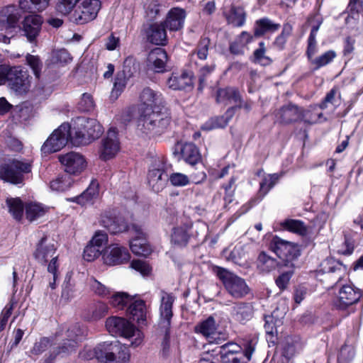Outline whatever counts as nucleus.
I'll list each match as a JSON object with an SVG mask.
<instances>
[{"instance_id": "obj_1", "label": "nucleus", "mask_w": 363, "mask_h": 363, "mask_svg": "<svg viewBox=\"0 0 363 363\" xmlns=\"http://www.w3.org/2000/svg\"><path fill=\"white\" fill-rule=\"evenodd\" d=\"M325 279H332L338 292L334 299V306L340 310H345L356 303L362 296L359 289L353 284L349 283L340 285L339 282L345 275L347 267L340 262L329 258L325 259L320 264V269Z\"/></svg>"}, {"instance_id": "obj_2", "label": "nucleus", "mask_w": 363, "mask_h": 363, "mask_svg": "<svg viewBox=\"0 0 363 363\" xmlns=\"http://www.w3.org/2000/svg\"><path fill=\"white\" fill-rule=\"evenodd\" d=\"M72 143L75 146L84 145L99 138L103 133L101 124L94 118H77L71 127Z\"/></svg>"}, {"instance_id": "obj_3", "label": "nucleus", "mask_w": 363, "mask_h": 363, "mask_svg": "<svg viewBox=\"0 0 363 363\" xmlns=\"http://www.w3.org/2000/svg\"><path fill=\"white\" fill-rule=\"evenodd\" d=\"M106 328L112 335L125 339L129 342V347L136 348L143 343V333L123 318L112 316L107 318Z\"/></svg>"}, {"instance_id": "obj_4", "label": "nucleus", "mask_w": 363, "mask_h": 363, "mask_svg": "<svg viewBox=\"0 0 363 363\" xmlns=\"http://www.w3.org/2000/svg\"><path fill=\"white\" fill-rule=\"evenodd\" d=\"M171 118L167 112L150 111L138 119L137 130L145 135H155L164 132L170 123Z\"/></svg>"}, {"instance_id": "obj_5", "label": "nucleus", "mask_w": 363, "mask_h": 363, "mask_svg": "<svg viewBox=\"0 0 363 363\" xmlns=\"http://www.w3.org/2000/svg\"><path fill=\"white\" fill-rule=\"evenodd\" d=\"M94 356L101 363H129L130 358L128 350L118 341L99 344Z\"/></svg>"}, {"instance_id": "obj_6", "label": "nucleus", "mask_w": 363, "mask_h": 363, "mask_svg": "<svg viewBox=\"0 0 363 363\" xmlns=\"http://www.w3.org/2000/svg\"><path fill=\"white\" fill-rule=\"evenodd\" d=\"M269 249L281 260V262L284 267H295L294 261L300 255V251L296 245L275 235L269 242Z\"/></svg>"}, {"instance_id": "obj_7", "label": "nucleus", "mask_w": 363, "mask_h": 363, "mask_svg": "<svg viewBox=\"0 0 363 363\" xmlns=\"http://www.w3.org/2000/svg\"><path fill=\"white\" fill-rule=\"evenodd\" d=\"M31 162L26 160H13L0 167V179L13 184H21L23 174L31 172Z\"/></svg>"}, {"instance_id": "obj_8", "label": "nucleus", "mask_w": 363, "mask_h": 363, "mask_svg": "<svg viewBox=\"0 0 363 363\" xmlns=\"http://www.w3.org/2000/svg\"><path fill=\"white\" fill-rule=\"evenodd\" d=\"M57 247L54 240L44 236L37 245L34 257L41 264H48V272H55L58 268V256L56 255Z\"/></svg>"}, {"instance_id": "obj_9", "label": "nucleus", "mask_w": 363, "mask_h": 363, "mask_svg": "<svg viewBox=\"0 0 363 363\" xmlns=\"http://www.w3.org/2000/svg\"><path fill=\"white\" fill-rule=\"evenodd\" d=\"M71 135V126L68 123H62L44 143L41 147L42 152L50 154L60 150L67 145L69 140L72 142Z\"/></svg>"}, {"instance_id": "obj_10", "label": "nucleus", "mask_w": 363, "mask_h": 363, "mask_svg": "<svg viewBox=\"0 0 363 363\" xmlns=\"http://www.w3.org/2000/svg\"><path fill=\"white\" fill-rule=\"evenodd\" d=\"M213 271L232 296L241 297L247 294V284L243 279L220 267H214Z\"/></svg>"}, {"instance_id": "obj_11", "label": "nucleus", "mask_w": 363, "mask_h": 363, "mask_svg": "<svg viewBox=\"0 0 363 363\" xmlns=\"http://www.w3.org/2000/svg\"><path fill=\"white\" fill-rule=\"evenodd\" d=\"M99 0H82L70 16V20L77 24H84L95 19L101 9Z\"/></svg>"}, {"instance_id": "obj_12", "label": "nucleus", "mask_w": 363, "mask_h": 363, "mask_svg": "<svg viewBox=\"0 0 363 363\" xmlns=\"http://www.w3.org/2000/svg\"><path fill=\"white\" fill-rule=\"evenodd\" d=\"M103 262L108 266H116L127 263L130 255L125 247L119 244H111L101 251Z\"/></svg>"}, {"instance_id": "obj_13", "label": "nucleus", "mask_w": 363, "mask_h": 363, "mask_svg": "<svg viewBox=\"0 0 363 363\" xmlns=\"http://www.w3.org/2000/svg\"><path fill=\"white\" fill-rule=\"evenodd\" d=\"M140 105L145 111H157L166 106L163 94L150 87L144 88L139 95Z\"/></svg>"}, {"instance_id": "obj_14", "label": "nucleus", "mask_w": 363, "mask_h": 363, "mask_svg": "<svg viewBox=\"0 0 363 363\" xmlns=\"http://www.w3.org/2000/svg\"><path fill=\"white\" fill-rule=\"evenodd\" d=\"M59 161L65 168V171L73 175L81 174L87 167V162L82 154L69 152L58 156Z\"/></svg>"}, {"instance_id": "obj_15", "label": "nucleus", "mask_w": 363, "mask_h": 363, "mask_svg": "<svg viewBox=\"0 0 363 363\" xmlns=\"http://www.w3.org/2000/svg\"><path fill=\"white\" fill-rule=\"evenodd\" d=\"M8 84L16 94H26L30 87V77L26 71L23 70L21 67H11Z\"/></svg>"}, {"instance_id": "obj_16", "label": "nucleus", "mask_w": 363, "mask_h": 363, "mask_svg": "<svg viewBox=\"0 0 363 363\" xmlns=\"http://www.w3.org/2000/svg\"><path fill=\"white\" fill-rule=\"evenodd\" d=\"M175 296L172 294L162 291L159 307V326L162 330H169L173 316L172 307Z\"/></svg>"}, {"instance_id": "obj_17", "label": "nucleus", "mask_w": 363, "mask_h": 363, "mask_svg": "<svg viewBox=\"0 0 363 363\" xmlns=\"http://www.w3.org/2000/svg\"><path fill=\"white\" fill-rule=\"evenodd\" d=\"M195 331L204 336L211 344H220L226 339L225 333L218 331V325L212 316L198 324Z\"/></svg>"}, {"instance_id": "obj_18", "label": "nucleus", "mask_w": 363, "mask_h": 363, "mask_svg": "<svg viewBox=\"0 0 363 363\" xmlns=\"http://www.w3.org/2000/svg\"><path fill=\"white\" fill-rule=\"evenodd\" d=\"M130 233L133 235L129 242L132 252L140 256H148L152 252V248L147 242L146 234L142 227L137 224H132Z\"/></svg>"}, {"instance_id": "obj_19", "label": "nucleus", "mask_w": 363, "mask_h": 363, "mask_svg": "<svg viewBox=\"0 0 363 363\" xmlns=\"http://www.w3.org/2000/svg\"><path fill=\"white\" fill-rule=\"evenodd\" d=\"M217 104L221 106H230L227 113L231 115L233 110L240 108L242 105V98L238 90L234 87H225L218 89L216 96Z\"/></svg>"}, {"instance_id": "obj_20", "label": "nucleus", "mask_w": 363, "mask_h": 363, "mask_svg": "<svg viewBox=\"0 0 363 363\" xmlns=\"http://www.w3.org/2000/svg\"><path fill=\"white\" fill-rule=\"evenodd\" d=\"M120 150V143L116 128H110L106 137L102 140L99 150V157L101 160H108L114 157Z\"/></svg>"}, {"instance_id": "obj_21", "label": "nucleus", "mask_w": 363, "mask_h": 363, "mask_svg": "<svg viewBox=\"0 0 363 363\" xmlns=\"http://www.w3.org/2000/svg\"><path fill=\"white\" fill-rule=\"evenodd\" d=\"M20 14L14 5L4 6L0 10V30L11 33L18 27Z\"/></svg>"}, {"instance_id": "obj_22", "label": "nucleus", "mask_w": 363, "mask_h": 363, "mask_svg": "<svg viewBox=\"0 0 363 363\" xmlns=\"http://www.w3.org/2000/svg\"><path fill=\"white\" fill-rule=\"evenodd\" d=\"M101 224L111 234H118L126 231L131 232V226H128L122 217L111 216L106 213L101 217Z\"/></svg>"}, {"instance_id": "obj_23", "label": "nucleus", "mask_w": 363, "mask_h": 363, "mask_svg": "<svg viewBox=\"0 0 363 363\" xmlns=\"http://www.w3.org/2000/svg\"><path fill=\"white\" fill-rule=\"evenodd\" d=\"M308 23L312 26L310 35L308 38L307 55L311 60L312 57L317 52L316 35L323 23L322 18L318 14L313 15L308 18Z\"/></svg>"}, {"instance_id": "obj_24", "label": "nucleus", "mask_w": 363, "mask_h": 363, "mask_svg": "<svg viewBox=\"0 0 363 363\" xmlns=\"http://www.w3.org/2000/svg\"><path fill=\"white\" fill-rule=\"evenodd\" d=\"M85 330L81 328L79 324H75L70 327L67 331L68 339L62 345L63 353H71L76 350L77 341L84 335Z\"/></svg>"}, {"instance_id": "obj_25", "label": "nucleus", "mask_w": 363, "mask_h": 363, "mask_svg": "<svg viewBox=\"0 0 363 363\" xmlns=\"http://www.w3.org/2000/svg\"><path fill=\"white\" fill-rule=\"evenodd\" d=\"M301 108L289 104L282 106L276 113V119L281 123L288 124L301 118Z\"/></svg>"}, {"instance_id": "obj_26", "label": "nucleus", "mask_w": 363, "mask_h": 363, "mask_svg": "<svg viewBox=\"0 0 363 363\" xmlns=\"http://www.w3.org/2000/svg\"><path fill=\"white\" fill-rule=\"evenodd\" d=\"M186 17L185 11L179 8H173L167 13L164 26L169 30L177 31L182 28Z\"/></svg>"}, {"instance_id": "obj_27", "label": "nucleus", "mask_w": 363, "mask_h": 363, "mask_svg": "<svg viewBox=\"0 0 363 363\" xmlns=\"http://www.w3.org/2000/svg\"><path fill=\"white\" fill-rule=\"evenodd\" d=\"M192 84V75L186 72L172 73L167 81V86L172 90H183Z\"/></svg>"}, {"instance_id": "obj_28", "label": "nucleus", "mask_w": 363, "mask_h": 363, "mask_svg": "<svg viewBox=\"0 0 363 363\" xmlns=\"http://www.w3.org/2000/svg\"><path fill=\"white\" fill-rule=\"evenodd\" d=\"M42 22L41 17L38 15H30L24 18L23 29L30 42L34 40L38 35Z\"/></svg>"}, {"instance_id": "obj_29", "label": "nucleus", "mask_w": 363, "mask_h": 363, "mask_svg": "<svg viewBox=\"0 0 363 363\" xmlns=\"http://www.w3.org/2000/svg\"><path fill=\"white\" fill-rule=\"evenodd\" d=\"M167 55L162 48L152 50L147 57V65L155 72H162L164 70Z\"/></svg>"}, {"instance_id": "obj_30", "label": "nucleus", "mask_w": 363, "mask_h": 363, "mask_svg": "<svg viewBox=\"0 0 363 363\" xmlns=\"http://www.w3.org/2000/svg\"><path fill=\"white\" fill-rule=\"evenodd\" d=\"M191 228V225L188 223L174 227L171 234L172 244L179 247L186 246L191 236L189 233Z\"/></svg>"}, {"instance_id": "obj_31", "label": "nucleus", "mask_w": 363, "mask_h": 363, "mask_svg": "<svg viewBox=\"0 0 363 363\" xmlns=\"http://www.w3.org/2000/svg\"><path fill=\"white\" fill-rule=\"evenodd\" d=\"M257 269L260 273L267 274L277 268L284 266L277 259L271 257L265 252H262L258 255L256 262Z\"/></svg>"}, {"instance_id": "obj_32", "label": "nucleus", "mask_w": 363, "mask_h": 363, "mask_svg": "<svg viewBox=\"0 0 363 363\" xmlns=\"http://www.w3.org/2000/svg\"><path fill=\"white\" fill-rule=\"evenodd\" d=\"M165 28L163 23L151 24L146 32L148 40L155 45H165L167 42Z\"/></svg>"}, {"instance_id": "obj_33", "label": "nucleus", "mask_w": 363, "mask_h": 363, "mask_svg": "<svg viewBox=\"0 0 363 363\" xmlns=\"http://www.w3.org/2000/svg\"><path fill=\"white\" fill-rule=\"evenodd\" d=\"M128 313L138 324H144L147 319V308L142 300H132L128 308Z\"/></svg>"}, {"instance_id": "obj_34", "label": "nucleus", "mask_w": 363, "mask_h": 363, "mask_svg": "<svg viewBox=\"0 0 363 363\" xmlns=\"http://www.w3.org/2000/svg\"><path fill=\"white\" fill-rule=\"evenodd\" d=\"M147 179L149 185L157 192L163 189L167 181L163 169L159 166L152 167L149 170Z\"/></svg>"}, {"instance_id": "obj_35", "label": "nucleus", "mask_w": 363, "mask_h": 363, "mask_svg": "<svg viewBox=\"0 0 363 363\" xmlns=\"http://www.w3.org/2000/svg\"><path fill=\"white\" fill-rule=\"evenodd\" d=\"M99 184L96 182H91L89 187L79 196L74 197L71 201L82 206L91 203L93 201L99 197Z\"/></svg>"}, {"instance_id": "obj_36", "label": "nucleus", "mask_w": 363, "mask_h": 363, "mask_svg": "<svg viewBox=\"0 0 363 363\" xmlns=\"http://www.w3.org/2000/svg\"><path fill=\"white\" fill-rule=\"evenodd\" d=\"M47 212L48 208L39 203L30 202L25 205V217L30 223L42 218Z\"/></svg>"}, {"instance_id": "obj_37", "label": "nucleus", "mask_w": 363, "mask_h": 363, "mask_svg": "<svg viewBox=\"0 0 363 363\" xmlns=\"http://www.w3.org/2000/svg\"><path fill=\"white\" fill-rule=\"evenodd\" d=\"M254 24V35L255 37L262 36L267 32H274L280 27L279 23H274L267 17H264L255 21Z\"/></svg>"}, {"instance_id": "obj_38", "label": "nucleus", "mask_w": 363, "mask_h": 363, "mask_svg": "<svg viewBox=\"0 0 363 363\" xmlns=\"http://www.w3.org/2000/svg\"><path fill=\"white\" fill-rule=\"evenodd\" d=\"M215 350H217V352L220 355L223 363H224L225 361L232 362L233 357H240V354H242V352H240L241 347L234 342L224 344Z\"/></svg>"}, {"instance_id": "obj_39", "label": "nucleus", "mask_w": 363, "mask_h": 363, "mask_svg": "<svg viewBox=\"0 0 363 363\" xmlns=\"http://www.w3.org/2000/svg\"><path fill=\"white\" fill-rule=\"evenodd\" d=\"M183 160L190 165H195L201 160V155L197 147L193 143H185L181 150Z\"/></svg>"}, {"instance_id": "obj_40", "label": "nucleus", "mask_w": 363, "mask_h": 363, "mask_svg": "<svg viewBox=\"0 0 363 363\" xmlns=\"http://www.w3.org/2000/svg\"><path fill=\"white\" fill-rule=\"evenodd\" d=\"M279 179V176L277 174H269L265 177L259 183V189L257 194V197H256L253 201L255 203L260 201L269 191L278 182Z\"/></svg>"}, {"instance_id": "obj_41", "label": "nucleus", "mask_w": 363, "mask_h": 363, "mask_svg": "<svg viewBox=\"0 0 363 363\" xmlns=\"http://www.w3.org/2000/svg\"><path fill=\"white\" fill-rule=\"evenodd\" d=\"M319 105L311 106L307 109H301V118L306 123L314 124L320 121L323 113L319 112Z\"/></svg>"}, {"instance_id": "obj_42", "label": "nucleus", "mask_w": 363, "mask_h": 363, "mask_svg": "<svg viewBox=\"0 0 363 363\" xmlns=\"http://www.w3.org/2000/svg\"><path fill=\"white\" fill-rule=\"evenodd\" d=\"M48 4L49 0H19V8L25 12L42 11Z\"/></svg>"}, {"instance_id": "obj_43", "label": "nucleus", "mask_w": 363, "mask_h": 363, "mask_svg": "<svg viewBox=\"0 0 363 363\" xmlns=\"http://www.w3.org/2000/svg\"><path fill=\"white\" fill-rule=\"evenodd\" d=\"M9 212L16 220H21L23 217L25 205L19 198H8L6 201Z\"/></svg>"}, {"instance_id": "obj_44", "label": "nucleus", "mask_w": 363, "mask_h": 363, "mask_svg": "<svg viewBox=\"0 0 363 363\" xmlns=\"http://www.w3.org/2000/svg\"><path fill=\"white\" fill-rule=\"evenodd\" d=\"M229 24L235 26H241L245 22V13L242 8L233 7L225 14Z\"/></svg>"}, {"instance_id": "obj_45", "label": "nucleus", "mask_w": 363, "mask_h": 363, "mask_svg": "<svg viewBox=\"0 0 363 363\" xmlns=\"http://www.w3.org/2000/svg\"><path fill=\"white\" fill-rule=\"evenodd\" d=\"M72 183L73 179L69 175L62 174L52 180L50 186L52 191H64L68 189Z\"/></svg>"}, {"instance_id": "obj_46", "label": "nucleus", "mask_w": 363, "mask_h": 363, "mask_svg": "<svg viewBox=\"0 0 363 363\" xmlns=\"http://www.w3.org/2000/svg\"><path fill=\"white\" fill-rule=\"evenodd\" d=\"M133 298L125 292H116L111 298L110 303L118 310H123L126 306L130 305Z\"/></svg>"}, {"instance_id": "obj_47", "label": "nucleus", "mask_w": 363, "mask_h": 363, "mask_svg": "<svg viewBox=\"0 0 363 363\" xmlns=\"http://www.w3.org/2000/svg\"><path fill=\"white\" fill-rule=\"evenodd\" d=\"M282 226L289 231L304 235L307 233L308 229L304 223L299 220L287 219L282 223Z\"/></svg>"}, {"instance_id": "obj_48", "label": "nucleus", "mask_w": 363, "mask_h": 363, "mask_svg": "<svg viewBox=\"0 0 363 363\" xmlns=\"http://www.w3.org/2000/svg\"><path fill=\"white\" fill-rule=\"evenodd\" d=\"M266 47L264 41L259 43V48L254 51V62L262 66H267L272 63V59L265 55Z\"/></svg>"}, {"instance_id": "obj_49", "label": "nucleus", "mask_w": 363, "mask_h": 363, "mask_svg": "<svg viewBox=\"0 0 363 363\" xmlns=\"http://www.w3.org/2000/svg\"><path fill=\"white\" fill-rule=\"evenodd\" d=\"M216 65L215 63L211 65H206L201 67L199 72V91H202L206 85L207 79L215 71Z\"/></svg>"}, {"instance_id": "obj_50", "label": "nucleus", "mask_w": 363, "mask_h": 363, "mask_svg": "<svg viewBox=\"0 0 363 363\" xmlns=\"http://www.w3.org/2000/svg\"><path fill=\"white\" fill-rule=\"evenodd\" d=\"M108 311V307L106 303L98 302L91 307L88 318L90 320H98L104 317Z\"/></svg>"}, {"instance_id": "obj_51", "label": "nucleus", "mask_w": 363, "mask_h": 363, "mask_svg": "<svg viewBox=\"0 0 363 363\" xmlns=\"http://www.w3.org/2000/svg\"><path fill=\"white\" fill-rule=\"evenodd\" d=\"M127 84V77L125 71L118 73L115 79L111 97L116 99L125 89Z\"/></svg>"}, {"instance_id": "obj_52", "label": "nucleus", "mask_w": 363, "mask_h": 363, "mask_svg": "<svg viewBox=\"0 0 363 363\" xmlns=\"http://www.w3.org/2000/svg\"><path fill=\"white\" fill-rule=\"evenodd\" d=\"M292 26L289 23H284L281 33L277 36L274 42V45L279 50H282L286 43L288 38L291 35Z\"/></svg>"}, {"instance_id": "obj_53", "label": "nucleus", "mask_w": 363, "mask_h": 363, "mask_svg": "<svg viewBox=\"0 0 363 363\" xmlns=\"http://www.w3.org/2000/svg\"><path fill=\"white\" fill-rule=\"evenodd\" d=\"M79 1L59 0L56 5V11L62 16H67L73 11Z\"/></svg>"}, {"instance_id": "obj_54", "label": "nucleus", "mask_w": 363, "mask_h": 363, "mask_svg": "<svg viewBox=\"0 0 363 363\" xmlns=\"http://www.w3.org/2000/svg\"><path fill=\"white\" fill-rule=\"evenodd\" d=\"M336 54L334 51L328 50L323 55L311 60V63L314 65L315 66V69H318L332 62Z\"/></svg>"}, {"instance_id": "obj_55", "label": "nucleus", "mask_w": 363, "mask_h": 363, "mask_svg": "<svg viewBox=\"0 0 363 363\" xmlns=\"http://www.w3.org/2000/svg\"><path fill=\"white\" fill-rule=\"evenodd\" d=\"M211 44V41L208 38H202L196 48L193 52V54H196L199 59L201 60H206L208 55V49Z\"/></svg>"}, {"instance_id": "obj_56", "label": "nucleus", "mask_w": 363, "mask_h": 363, "mask_svg": "<svg viewBox=\"0 0 363 363\" xmlns=\"http://www.w3.org/2000/svg\"><path fill=\"white\" fill-rule=\"evenodd\" d=\"M354 349L351 345H343L338 354V363H350L354 357Z\"/></svg>"}, {"instance_id": "obj_57", "label": "nucleus", "mask_w": 363, "mask_h": 363, "mask_svg": "<svg viewBox=\"0 0 363 363\" xmlns=\"http://www.w3.org/2000/svg\"><path fill=\"white\" fill-rule=\"evenodd\" d=\"M89 286L91 290L96 295L105 297L111 294L109 288L97 281L94 278H91L89 280Z\"/></svg>"}, {"instance_id": "obj_58", "label": "nucleus", "mask_w": 363, "mask_h": 363, "mask_svg": "<svg viewBox=\"0 0 363 363\" xmlns=\"http://www.w3.org/2000/svg\"><path fill=\"white\" fill-rule=\"evenodd\" d=\"M27 64L32 69L33 72L36 78L39 79L40 77L43 63L38 56L28 54L26 55Z\"/></svg>"}, {"instance_id": "obj_59", "label": "nucleus", "mask_w": 363, "mask_h": 363, "mask_svg": "<svg viewBox=\"0 0 363 363\" xmlns=\"http://www.w3.org/2000/svg\"><path fill=\"white\" fill-rule=\"evenodd\" d=\"M162 6L157 1H152L145 6V17L148 21H154L160 15Z\"/></svg>"}, {"instance_id": "obj_60", "label": "nucleus", "mask_w": 363, "mask_h": 363, "mask_svg": "<svg viewBox=\"0 0 363 363\" xmlns=\"http://www.w3.org/2000/svg\"><path fill=\"white\" fill-rule=\"evenodd\" d=\"M289 269L285 272H282L281 274L276 279L275 283L279 289L281 291L286 289L290 279L294 274V268H288Z\"/></svg>"}, {"instance_id": "obj_61", "label": "nucleus", "mask_w": 363, "mask_h": 363, "mask_svg": "<svg viewBox=\"0 0 363 363\" xmlns=\"http://www.w3.org/2000/svg\"><path fill=\"white\" fill-rule=\"evenodd\" d=\"M221 358L217 350H212L211 351L204 352L201 354L199 363H220Z\"/></svg>"}, {"instance_id": "obj_62", "label": "nucleus", "mask_w": 363, "mask_h": 363, "mask_svg": "<svg viewBox=\"0 0 363 363\" xmlns=\"http://www.w3.org/2000/svg\"><path fill=\"white\" fill-rule=\"evenodd\" d=\"M227 123L228 120L224 117L211 118L201 126V129L208 131L216 128H223Z\"/></svg>"}, {"instance_id": "obj_63", "label": "nucleus", "mask_w": 363, "mask_h": 363, "mask_svg": "<svg viewBox=\"0 0 363 363\" xmlns=\"http://www.w3.org/2000/svg\"><path fill=\"white\" fill-rule=\"evenodd\" d=\"M78 106L79 110L84 112L94 110L95 103L92 96L87 93L83 94L79 102Z\"/></svg>"}, {"instance_id": "obj_64", "label": "nucleus", "mask_w": 363, "mask_h": 363, "mask_svg": "<svg viewBox=\"0 0 363 363\" xmlns=\"http://www.w3.org/2000/svg\"><path fill=\"white\" fill-rule=\"evenodd\" d=\"M171 184L174 186H184L190 183L189 177L182 173H172L169 177Z\"/></svg>"}]
</instances>
